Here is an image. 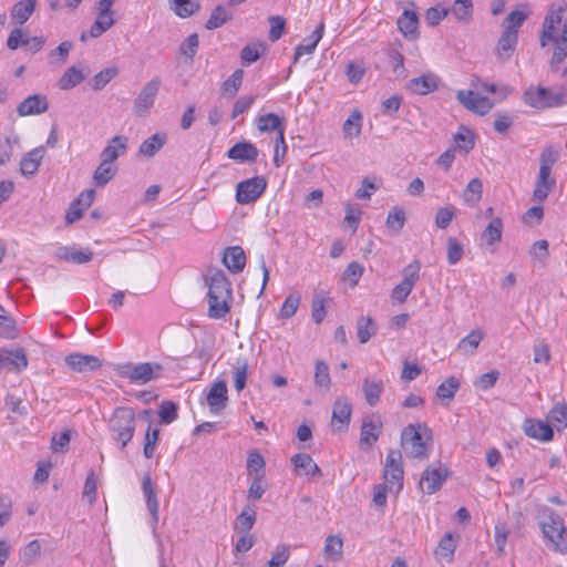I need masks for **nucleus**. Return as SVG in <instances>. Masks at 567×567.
<instances>
[{
	"instance_id": "64",
	"label": "nucleus",
	"mask_w": 567,
	"mask_h": 567,
	"mask_svg": "<svg viewBox=\"0 0 567 567\" xmlns=\"http://www.w3.org/2000/svg\"><path fill=\"white\" fill-rule=\"evenodd\" d=\"M290 557V547L288 545H278L272 553L267 567H282Z\"/></svg>"
},
{
	"instance_id": "40",
	"label": "nucleus",
	"mask_w": 567,
	"mask_h": 567,
	"mask_svg": "<svg viewBox=\"0 0 567 567\" xmlns=\"http://www.w3.org/2000/svg\"><path fill=\"white\" fill-rule=\"evenodd\" d=\"M377 333L373 319L369 316H361L357 320V336L360 343L368 342Z\"/></svg>"
},
{
	"instance_id": "50",
	"label": "nucleus",
	"mask_w": 567,
	"mask_h": 567,
	"mask_svg": "<svg viewBox=\"0 0 567 567\" xmlns=\"http://www.w3.org/2000/svg\"><path fill=\"white\" fill-rule=\"evenodd\" d=\"M527 19V13L520 10L512 11L503 22V31L514 32L518 35V30Z\"/></svg>"
},
{
	"instance_id": "22",
	"label": "nucleus",
	"mask_w": 567,
	"mask_h": 567,
	"mask_svg": "<svg viewBox=\"0 0 567 567\" xmlns=\"http://www.w3.org/2000/svg\"><path fill=\"white\" fill-rule=\"evenodd\" d=\"M298 475H306L310 477H322V471L312 460L309 454L298 453L291 457Z\"/></svg>"
},
{
	"instance_id": "20",
	"label": "nucleus",
	"mask_w": 567,
	"mask_h": 567,
	"mask_svg": "<svg viewBox=\"0 0 567 567\" xmlns=\"http://www.w3.org/2000/svg\"><path fill=\"white\" fill-rule=\"evenodd\" d=\"M352 414V405L346 396L336 399L332 410V424L339 423V431L348 429Z\"/></svg>"
},
{
	"instance_id": "57",
	"label": "nucleus",
	"mask_w": 567,
	"mask_h": 567,
	"mask_svg": "<svg viewBox=\"0 0 567 567\" xmlns=\"http://www.w3.org/2000/svg\"><path fill=\"white\" fill-rule=\"evenodd\" d=\"M454 140L460 150L468 153L475 145V140L472 131L465 126H461L455 134Z\"/></svg>"
},
{
	"instance_id": "42",
	"label": "nucleus",
	"mask_w": 567,
	"mask_h": 567,
	"mask_svg": "<svg viewBox=\"0 0 567 567\" xmlns=\"http://www.w3.org/2000/svg\"><path fill=\"white\" fill-rule=\"evenodd\" d=\"M248 361L246 358H238L233 368L234 384L238 392L243 391L247 382Z\"/></svg>"
},
{
	"instance_id": "11",
	"label": "nucleus",
	"mask_w": 567,
	"mask_h": 567,
	"mask_svg": "<svg viewBox=\"0 0 567 567\" xmlns=\"http://www.w3.org/2000/svg\"><path fill=\"white\" fill-rule=\"evenodd\" d=\"M206 402L212 414L219 415L227 406L228 390L224 380H218L210 386Z\"/></svg>"
},
{
	"instance_id": "29",
	"label": "nucleus",
	"mask_w": 567,
	"mask_h": 567,
	"mask_svg": "<svg viewBox=\"0 0 567 567\" xmlns=\"http://www.w3.org/2000/svg\"><path fill=\"white\" fill-rule=\"evenodd\" d=\"M86 78V74L82 69L73 65L65 70L62 76L59 79L58 85L63 91H69L82 83Z\"/></svg>"
},
{
	"instance_id": "62",
	"label": "nucleus",
	"mask_w": 567,
	"mask_h": 567,
	"mask_svg": "<svg viewBox=\"0 0 567 567\" xmlns=\"http://www.w3.org/2000/svg\"><path fill=\"white\" fill-rule=\"evenodd\" d=\"M549 417L557 427V430H563L567 427V404L566 403H557L550 411Z\"/></svg>"
},
{
	"instance_id": "7",
	"label": "nucleus",
	"mask_w": 567,
	"mask_h": 567,
	"mask_svg": "<svg viewBox=\"0 0 567 567\" xmlns=\"http://www.w3.org/2000/svg\"><path fill=\"white\" fill-rule=\"evenodd\" d=\"M383 478L389 484L390 492L399 493L403 488V457L399 450H390L388 452L384 468Z\"/></svg>"
},
{
	"instance_id": "23",
	"label": "nucleus",
	"mask_w": 567,
	"mask_h": 567,
	"mask_svg": "<svg viewBox=\"0 0 567 567\" xmlns=\"http://www.w3.org/2000/svg\"><path fill=\"white\" fill-rule=\"evenodd\" d=\"M44 154H45L44 146L35 147V148L31 150L30 152H28L27 154H24L20 161L21 174L27 177L33 176L38 171L39 165H40Z\"/></svg>"
},
{
	"instance_id": "10",
	"label": "nucleus",
	"mask_w": 567,
	"mask_h": 567,
	"mask_svg": "<svg viewBox=\"0 0 567 567\" xmlns=\"http://www.w3.org/2000/svg\"><path fill=\"white\" fill-rule=\"evenodd\" d=\"M457 100L466 110L481 116L486 115L493 109V103L488 97L472 90H460Z\"/></svg>"
},
{
	"instance_id": "31",
	"label": "nucleus",
	"mask_w": 567,
	"mask_h": 567,
	"mask_svg": "<svg viewBox=\"0 0 567 567\" xmlns=\"http://www.w3.org/2000/svg\"><path fill=\"white\" fill-rule=\"evenodd\" d=\"M556 186V181L548 173L538 172L537 181L533 192L535 200L543 202Z\"/></svg>"
},
{
	"instance_id": "34",
	"label": "nucleus",
	"mask_w": 567,
	"mask_h": 567,
	"mask_svg": "<svg viewBox=\"0 0 567 567\" xmlns=\"http://www.w3.org/2000/svg\"><path fill=\"white\" fill-rule=\"evenodd\" d=\"M37 0H21L13 4L11 9V18L19 24H23L29 20L35 10Z\"/></svg>"
},
{
	"instance_id": "16",
	"label": "nucleus",
	"mask_w": 567,
	"mask_h": 567,
	"mask_svg": "<svg viewBox=\"0 0 567 567\" xmlns=\"http://www.w3.org/2000/svg\"><path fill=\"white\" fill-rule=\"evenodd\" d=\"M258 155L257 147L247 141L238 142L227 151V157L238 163H255Z\"/></svg>"
},
{
	"instance_id": "51",
	"label": "nucleus",
	"mask_w": 567,
	"mask_h": 567,
	"mask_svg": "<svg viewBox=\"0 0 567 567\" xmlns=\"http://www.w3.org/2000/svg\"><path fill=\"white\" fill-rule=\"evenodd\" d=\"M115 23V20L111 14H101L97 13L96 20L91 25V29L89 31V35L91 38H99L104 32H106L111 27H113Z\"/></svg>"
},
{
	"instance_id": "41",
	"label": "nucleus",
	"mask_w": 567,
	"mask_h": 567,
	"mask_svg": "<svg viewBox=\"0 0 567 567\" xmlns=\"http://www.w3.org/2000/svg\"><path fill=\"white\" fill-rule=\"evenodd\" d=\"M342 538L337 535H330L326 538L323 554L328 559L338 561L342 558Z\"/></svg>"
},
{
	"instance_id": "35",
	"label": "nucleus",
	"mask_w": 567,
	"mask_h": 567,
	"mask_svg": "<svg viewBox=\"0 0 567 567\" xmlns=\"http://www.w3.org/2000/svg\"><path fill=\"white\" fill-rule=\"evenodd\" d=\"M257 519V512L254 506L246 505L241 513L236 517L234 529L248 533L255 525Z\"/></svg>"
},
{
	"instance_id": "45",
	"label": "nucleus",
	"mask_w": 567,
	"mask_h": 567,
	"mask_svg": "<svg viewBox=\"0 0 567 567\" xmlns=\"http://www.w3.org/2000/svg\"><path fill=\"white\" fill-rule=\"evenodd\" d=\"M233 18L231 12H229L224 6H217L210 13L209 19L207 20L205 28L208 30H215Z\"/></svg>"
},
{
	"instance_id": "43",
	"label": "nucleus",
	"mask_w": 567,
	"mask_h": 567,
	"mask_svg": "<svg viewBox=\"0 0 567 567\" xmlns=\"http://www.w3.org/2000/svg\"><path fill=\"white\" fill-rule=\"evenodd\" d=\"M175 14L181 18H189L199 10V3L195 0H169Z\"/></svg>"
},
{
	"instance_id": "9",
	"label": "nucleus",
	"mask_w": 567,
	"mask_h": 567,
	"mask_svg": "<svg viewBox=\"0 0 567 567\" xmlns=\"http://www.w3.org/2000/svg\"><path fill=\"white\" fill-rule=\"evenodd\" d=\"M161 87V79L153 78L140 91L134 101L133 111L135 115L143 116L154 105L155 97Z\"/></svg>"
},
{
	"instance_id": "55",
	"label": "nucleus",
	"mask_w": 567,
	"mask_h": 567,
	"mask_svg": "<svg viewBox=\"0 0 567 567\" xmlns=\"http://www.w3.org/2000/svg\"><path fill=\"white\" fill-rule=\"evenodd\" d=\"M460 388V382L454 377L447 378L436 389V396L441 400H452Z\"/></svg>"
},
{
	"instance_id": "6",
	"label": "nucleus",
	"mask_w": 567,
	"mask_h": 567,
	"mask_svg": "<svg viewBox=\"0 0 567 567\" xmlns=\"http://www.w3.org/2000/svg\"><path fill=\"white\" fill-rule=\"evenodd\" d=\"M567 11V1L561 0L553 3L544 18L542 31L539 34V44L542 48L547 47L551 42H556L557 28L563 21V17Z\"/></svg>"
},
{
	"instance_id": "28",
	"label": "nucleus",
	"mask_w": 567,
	"mask_h": 567,
	"mask_svg": "<svg viewBox=\"0 0 567 567\" xmlns=\"http://www.w3.org/2000/svg\"><path fill=\"white\" fill-rule=\"evenodd\" d=\"M419 18L414 11L404 10L398 19V28L404 37L415 39L417 37Z\"/></svg>"
},
{
	"instance_id": "60",
	"label": "nucleus",
	"mask_w": 567,
	"mask_h": 567,
	"mask_svg": "<svg viewBox=\"0 0 567 567\" xmlns=\"http://www.w3.org/2000/svg\"><path fill=\"white\" fill-rule=\"evenodd\" d=\"M558 152L555 151L551 146H547L543 150L539 158V172L542 173H551V168L557 162Z\"/></svg>"
},
{
	"instance_id": "19",
	"label": "nucleus",
	"mask_w": 567,
	"mask_h": 567,
	"mask_svg": "<svg viewBox=\"0 0 567 567\" xmlns=\"http://www.w3.org/2000/svg\"><path fill=\"white\" fill-rule=\"evenodd\" d=\"M440 79L434 73L422 74L409 81L408 89L416 94L425 95L439 89Z\"/></svg>"
},
{
	"instance_id": "30",
	"label": "nucleus",
	"mask_w": 567,
	"mask_h": 567,
	"mask_svg": "<svg viewBox=\"0 0 567 567\" xmlns=\"http://www.w3.org/2000/svg\"><path fill=\"white\" fill-rule=\"evenodd\" d=\"M165 133H155L146 138L138 147V155L143 157H153L166 143Z\"/></svg>"
},
{
	"instance_id": "32",
	"label": "nucleus",
	"mask_w": 567,
	"mask_h": 567,
	"mask_svg": "<svg viewBox=\"0 0 567 567\" xmlns=\"http://www.w3.org/2000/svg\"><path fill=\"white\" fill-rule=\"evenodd\" d=\"M518 35L514 32L503 31L496 47V55L502 60L511 58L517 45Z\"/></svg>"
},
{
	"instance_id": "14",
	"label": "nucleus",
	"mask_w": 567,
	"mask_h": 567,
	"mask_svg": "<svg viewBox=\"0 0 567 567\" xmlns=\"http://www.w3.org/2000/svg\"><path fill=\"white\" fill-rule=\"evenodd\" d=\"M66 365L75 372L95 371L102 367V361L91 354L71 353L65 358Z\"/></svg>"
},
{
	"instance_id": "3",
	"label": "nucleus",
	"mask_w": 567,
	"mask_h": 567,
	"mask_svg": "<svg viewBox=\"0 0 567 567\" xmlns=\"http://www.w3.org/2000/svg\"><path fill=\"white\" fill-rule=\"evenodd\" d=\"M544 519L539 525L546 540V546L560 554L567 553V527L558 513L551 508H545Z\"/></svg>"
},
{
	"instance_id": "54",
	"label": "nucleus",
	"mask_w": 567,
	"mask_h": 567,
	"mask_svg": "<svg viewBox=\"0 0 567 567\" xmlns=\"http://www.w3.org/2000/svg\"><path fill=\"white\" fill-rule=\"evenodd\" d=\"M456 546L457 539L454 537L453 533H446L439 543L436 555L450 560L454 555Z\"/></svg>"
},
{
	"instance_id": "4",
	"label": "nucleus",
	"mask_w": 567,
	"mask_h": 567,
	"mask_svg": "<svg viewBox=\"0 0 567 567\" xmlns=\"http://www.w3.org/2000/svg\"><path fill=\"white\" fill-rule=\"evenodd\" d=\"M135 422L134 411L127 406L116 408L110 419L109 427L112 436L120 443L122 450L134 436Z\"/></svg>"
},
{
	"instance_id": "46",
	"label": "nucleus",
	"mask_w": 567,
	"mask_h": 567,
	"mask_svg": "<svg viewBox=\"0 0 567 567\" xmlns=\"http://www.w3.org/2000/svg\"><path fill=\"white\" fill-rule=\"evenodd\" d=\"M450 12L457 21L467 22L472 18L473 2L472 0H454Z\"/></svg>"
},
{
	"instance_id": "48",
	"label": "nucleus",
	"mask_w": 567,
	"mask_h": 567,
	"mask_svg": "<svg viewBox=\"0 0 567 567\" xmlns=\"http://www.w3.org/2000/svg\"><path fill=\"white\" fill-rule=\"evenodd\" d=\"M362 128V114L354 110L343 123L342 130L347 137H357Z\"/></svg>"
},
{
	"instance_id": "26",
	"label": "nucleus",
	"mask_w": 567,
	"mask_h": 567,
	"mask_svg": "<svg viewBox=\"0 0 567 567\" xmlns=\"http://www.w3.org/2000/svg\"><path fill=\"white\" fill-rule=\"evenodd\" d=\"M324 32V23L320 22L316 30L302 43L296 47L293 62L296 63L303 54H311L316 50Z\"/></svg>"
},
{
	"instance_id": "44",
	"label": "nucleus",
	"mask_w": 567,
	"mask_h": 567,
	"mask_svg": "<svg viewBox=\"0 0 567 567\" xmlns=\"http://www.w3.org/2000/svg\"><path fill=\"white\" fill-rule=\"evenodd\" d=\"M483 184L480 178H473L468 182L464 193L463 199L470 206H475L482 198Z\"/></svg>"
},
{
	"instance_id": "53",
	"label": "nucleus",
	"mask_w": 567,
	"mask_h": 567,
	"mask_svg": "<svg viewBox=\"0 0 567 567\" xmlns=\"http://www.w3.org/2000/svg\"><path fill=\"white\" fill-rule=\"evenodd\" d=\"M421 262L415 259L405 266L402 270V280L410 289H413L417 280L420 279Z\"/></svg>"
},
{
	"instance_id": "17",
	"label": "nucleus",
	"mask_w": 567,
	"mask_h": 567,
	"mask_svg": "<svg viewBox=\"0 0 567 567\" xmlns=\"http://www.w3.org/2000/svg\"><path fill=\"white\" fill-rule=\"evenodd\" d=\"M49 109V102L44 95L33 94L24 99L17 107L20 116L42 114Z\"/></svg>"
},
{
	"instance_id": "38",
	"label": "nucleus",
	"mask_w": 567,
	"mask_h": 567,
	"mask_svg": "<svg viewBox=\"0 0 567 567\" xmlns=\"http://www.w3.org/2000/svg\"><path fill=\"white\" fill-rule=\"evenodd\" d=\"M483 338V331L472 330L466 337L461 339L457 344V350L463 354H474Z\"/></svg>"
},
{
	"instance_id": "39",
	"label": "nucleus",
	"mask_w": 567,
	"mask_h": 567,
	"mask_svg": "<svg viewBox=\"0 0 567 567\" xmlns=\"http://www.w3.org/2000/svg\"><path fill=\"white\" fill-rule=\"evenodd\" d=\"M547 94L548 89L546 87H529L524 93L525 102L536 109H547Z\"/></svg>"
},
{
	"instance_id": "2",
	"label": "nucleus",
	"mask_w": 567,
	"mask_h": 567,
	"mask_svg": "<svg viewBox=\"0 0 567 567\" xmlns=\"http://www.w3.org/2000/svg\"><path fill=\"white\" fill-rule=\"evenodd\" d=\"M429 441H432V431L424 423L409 424L401 433V445L411 458H427L429 449L426 444Z\"/></svg>"
},
{
	"instance_id": "15",
	"label": "nucleus",
	"mask_w": 567,
	"mask_h": 567,
	"mask_svg": "<svg viewBox=\"0 0 567 567\" xmlns=\"http://www.w3.org/2000/svg\"><path fill=\"white\" fill-rule=\"evenodd\" d=\"M383 424L381 420L367 417L363 420L360 429V447H371L379 440Z\"/></svg>"
},
{
	"instance_id": "8",
	"label": "nucleus",
	"mask_w": 567,
	"mask_h": 567,
	"mask_svg": "<svg viewBox=\"0 0 567 567\" xmlns=\"http://www.w3.org/2000/svg\"><path fill=\"white\" fill-rule=\"evenodd\" d=\"M267 181L262 176L245 179L236 186V200L240 205L256 202L266 190Z\"/></svg>"
},
{
	"instance_id": "58",
	"label": "nucleus",
	"mask_w": 567,
	"mask_h": 567,
	"mask_svg": "<svg viewBox=\"0 0 567 567\" xmlns=\"http://www.w3.org/2000/svg\"><path fill=\"white\" fill-rule=\"evenodd\" d=\"M244 71L241 69L236 70L221 85V90L229 96H235L243 83Z\"/></svg>"
},
{
	"instance_id": "49",
	"label": "nucleus",
	"mask_w": 567,
	"mask_h": 567,
	"mask_svg": "<svg viewBox=\"0 0 567 567\" xmlns=\"http://www.w3.org/2000/svg\"><path fill=\"white\" fill-rule=\"evenodd\" d=\"M257 128L260 132H275L277 128H279L284 121L275 113H268L260 115L256 118Z\"/></svg>"
},
{
	"instance_id": "63",
	"label": "nucleus",
	"mask_w": 567,
	"mask_h": 567,
	"mask_svg": "<svg viewBox=\"0 0 567 567\" xmlns=\"http://www.w3.org/2000/svg\"><path fill=\"white\" fill-rule=\"evenodd\" d=\"M199 48V40L197 33L189 34L179 47V51L183 55L189 59L193 62L194 56L196 55Z\"/></svg>"
},
{
	"instance_id": "24",
	"label": "nucleus",
	"mask_w": 567,
	"mask_h": 567,
	"mask_svg": "<svg viewBox=\"0 0 567 567\" xmlns=\"http://www.w3.org/2000/svg\"><path fill=\"white\" fill-rule=\"evenodd\" d=\"M127 141L128 138L126 136H114L101 152V159L113 164L114 161H116L126 152Z\"/></svg>"
},
{
	"instance_id": "21",
	"label": "nucleus",
	"mask_w": 567,
	"mask_h": 567,
	"mask_svg": "<svg viewBox=\"0 0 567 567\" xmlns=\"http://www.w3.org/2000/svg\"><path fill=\"white\" fill-rule=\"evenodd\" d=\"M28 365V359L23 349L16 351H0V368L8 369L9 371H21Z\"/></svg>"
},
{
	"instance_id": "36",
	"label": "nucleus",
	"mask_w": 567,
	"mask_h": 567,
	"mask_svg": "<svg viewBox=\"0 0 567 567\" xmlns=\"http://www.w3.org/2000/svg\"><path fill=\"white\" fill-rule=\"evenodd\" d=\"M503 220L499 217L493 218L482 233V240L487 246H494L502 240Z\"/></svg>"
},
{
	"instance_id": "52",
	"label": "nucleus",
	"mask_w": 567,
	"mask_h": 567,
	"mask_svg": "<svg viewBox=\"0 0 567 567\" xmlns=\"http://www.w3.org/2000/svg\"><path fill=\"white\" fill-rule=\"evenodd\" d=\"M41 555V544L38 539L28 543L20 551V559L27 566L32 565Z\"/></svg>"
},
{
	"instance_id": "25",
	"label": "nucleus",
	"mask_w": 567,
	"mask_h": 567,
	"mask_svg": "<svg viewBox=\"0 0 567 567\" xmlns=\"http://www.w3.org/2000/svg\"><path fill=\"white\" fill-rule=\"evenodd\" d=\"M223 261L227 269L233 274L243 271L246 265L245 251L240 246H231L226 248Z\"/></svg>"
},
{
	"instance_id": "33",
	"label": "nucleus",
	"mask_w": 567,
	"mask_h": 567,
	"mask_svg": "<svg viewBox=\"0 0 567 567\" xmlns=\"http://www.w3.org/2000/svg\"><path fill=\"white\" fill-rule=\"evenodd\" d=\"M384 389V383L382 380H371L365 378L362 382V391L365 398L367 403L370 406H374L380 401L381 394Z\"/></svg>"
},
{
	"instance_id": "37",
	"label": "nucleus",
	"mask_w": 567,
	"mask_h": 567,
	"mask_svg": "<svg viewBox=\"0 0 567 567\" xmlns=\"http://www.w3.org/2000/svg\"><path fill=\"white\" fill-rule=\"evenodd\" d=\"M117 166L101 159L93 174L94 184L97 187L105 186L116 174Z\"/></svg>"
},
{
	"instance_id": "5",
	"label": "nucleus",
	"mask_w": 567,
	"mask_h": 567,
	"mask_svg": "<svg viewBox=\"0 0 567 567\" xmlns=\"http://www.w3.org/2000/svg\"><path fill=\"white\" fill-rule=\"evenodd\" d=\"M163 365L157 362L127 363L120 368L118 374L131 383L145 384L161 377Z\"/></svg>"
},
{
	"instance_id": "59",
	"label": "nucleus",
	"mask_w": 567,
	"mask_h": 567,
	"mask_svg": "<svg viewBox=\"0 0 567 567\" xmlns=\"http://www.w3.org/2000/svg\"><path fill=\"white\" fill-rule=\"evenodd\" d=\"M405 223V215L402 209L393 208L389 212L385 226L389 230L398 234L401 231Z\"/></svg>"
},
{
	"instance_id": "12",
	"label": "nucleus",
	"mask_w": 567,
	"mask_h": 567,
	"mask_svg": "<svg viewBox=\"0 0 567 567\" xmlns=\"http://www.w3.org/2000/svg\"><path fill=\"white\" fill-rule=\"evenodd\" d=\"M447 476L449 471L441 463H439L437 466L430 465L424 470L420 485L423 486L425 484V492L427 494H434L441 488Z\"/></svg>"
},
{
	"instance_id": "47",
	"label": "nucleus",
	"mask_w": 567,
	"mask_h": 567,
	"mask_svg": "<svg viewBox=\"0 0 567 567\" xmlns=\"http://www.w3.org/2000/svg\"><path fill=\"white\" fill-rule=\"evenodd\" d=\"M266 51V45L262 42L247 44L240 52L241 63L249 65L256 62Z\"/></svg>"
},
{
	"instance_id": "1",
	"label": "nucleus",
	"mask_w": 567,
	"mask_h": 567,
	"mask_svg": "<svg viewBox=\"0 0 567 567\" xmlns=\"http://www.w3.org/2000/svg\"><path fill=\"white\" fill-rule=\"evenodd\" d=\"M207 298L210 318L221 319L229 313L233 301L231 286L221 270L214 271L209 277Z\"/></svg>"
},
{
	"instance_id": "56",
	"label": "nucleus",
	"mask_w": 567,
	"mask_h": 567,
	"mask_svg": "<svg viewBox=\"0 0 567 567\" xmlns=\"http://www.w3.org/2000/svg\"><path fill=\"white\" fill-rule=\"evenodd\" d=\"M315 384L320 388L329 389L331 378L329 367L324 361L318 360L315 367Z\"/></svg>"
},
{
	"instance_id": "18",
	"label": "nucleus",
	"mask_w": 567,
	"mask_h": 567,
	"mask_svg": "<svg viewBox=\"0 0 567 567\" xmlns=\"http://www.w3.org/2000/svg\"><path fill=\"white\" fill-rule=\"evenodd\" d=\"M142 491L145 496L146 507L152 516V527L153 529H155V526L158 523L159 503L156 496V492L154 489L152 477L148 473H146L143 477Z\"/></svg>"
},
{
	"instance_id": "61",
	"label": "nucleus",
	"mask_w": 567,
	"mask_h": 567,
	"mask_svg": "<svg viewBox=\"0 0 567 567\" xmlns=\"http://www.w3.org/2000/svg\"><path fill=\"white\" fill-rule=\"evenodd\" d=\"M301 297L299 293L293 292L290 293L284 301L281 308H280V317L284 319H289L298 310V307L300 305Z\"/></svg>"
},
{
	"instance_id": "13",
	"label": "nucleus",
	"mask_w": 567,
	"mask_h": 567,
	"mask_svg": "<svg viewBox=\"0 0 567 567\" xmlns=\"http://www.w3.org/2000/svg\"><path fill=\"white\" fill-rule=\"evenodd\" d=\"M523 431L527 436L543 442H549L554 437L553 427L548 423L537 419H525L523 422Z\"/></svg>"
},
{
	"instance_id": "27",
	"label": "nucleus",
	"mask_w": 567,
	"mask_h": 567,
	"mask_svg": "<svg viewBox=\"0 0 567 567\" xmlns=\"http://www.w3.org/2000/svg\"><path fill=\"white\" fill-rule=\"evenodd\" d=\"M567 56V20L563 25L561 33L558 35L555 42V50L553 52V56L549 62L550 70L556 72L559 68V64Z\"/></svg>"
}]
</instances>
